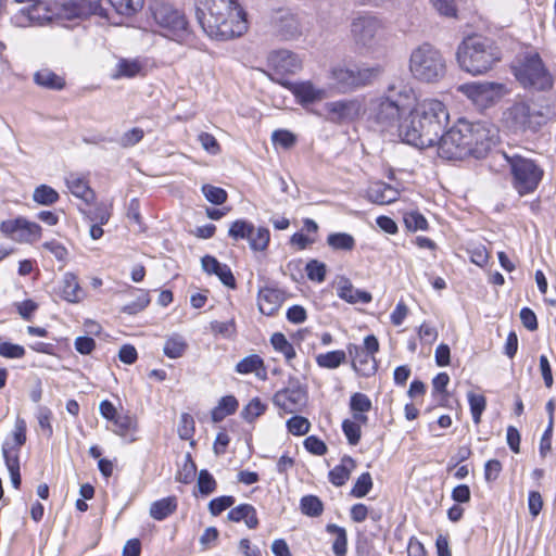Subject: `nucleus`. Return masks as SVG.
Returning <instances> with one entry per match:
<instances>
[{
	"mask_svg": "<svg viewBox=\"0 0 556 556\" xmlns=\"http://www.w3.org/2000/svg\"><path fill=\"white\" fill-rule=\"evenodd\" d=\"M416 100L414 88L402 79H395L382 94L370 99L368 118L378 131L396 135L404 141L402 130Z\"/></svg>",
	"mask_w": 556,
	"mask_h": 556,
	"instance_id": "nucleus-1",
	"label": "nucleus"
},
{
	"mask_svg": "<svg viewBox=\"0 0 556 556\" xmlns=\"http://www.w3.org/2000/svg\"><path fill=\"white\" fill-rule=\"evenodd\" d=\"M448 121L450 113L442 101L434 98L415 101L402 130L404 142L420 149L433 147Z\"/></svg>",
	"mask_w": 556,
	"mask_h": 556,
	"instance_id": "nucleus-2",
	"label": "nucleus"
},
{
	"mask_svg": "<svg viewBox=\"0 0 556 556\" xmlns=\"http://www.w3.org/2000/svg\"><path fill=\"white\" fill-rule=\"evenodd\" d=\"M197 16L213 39L229 40L248 29L245 12L237 0H195Z\"/></svg>",
	"mask_w": 556,
	"mask_h": 556,
	"instance_id": "nucleus-3",
	"label": "nucleus"
},
{
	"mask_svg": "<svg viewBox=\"0 0 556 556\" xmlns=\"http://www.w3.org/2000/svg\"><path fill=\"white\" fill-rule=\"evenodd\" d=\"M486 127L484 122L460 118L446 132L441 134L438 153L445 160H460L467 155L481 159L486 154Z\"/></svg>",
	"mask_w": 556,
	"mask_h": 556,
	"instance_id": "nucleus-4",
	"label": "nucleus"
},
{
	"mask_svg": "<svg viewBox=\"0 0 556 556\" xmlns=\"http://www.w3.org/2000/svg\"><path fill=\"white\" fill-rule=\"evenodd\" d=\"M150 12L159 35L181 46H193L194 33L184 10L166 0H153Z\"/></svg>",
	"mask_w": 556,
	"mask_h": 556,
	"instance_id": "nucleus-5",
	"label": "nucleus"
},
{
	"mask_svg": "<svg viewBox=\"0 0 556 556\" xmlns=\"http://www.w3.org/2000/svg\"><path fill=\"white\" fill-rule=\"evenodd\" d=\"M28 20L34 25H45L53 17L74 21L84 20L90 15H103V9L99 0H66L53 2L47 5L42 2L35 3L27 11Z\"/></svg>",
	"mask_w": 556,
	"mask_h": 556,
	"instance_id": "nucleus-6",
	"label": "nucleus"
},
{
	"mask_svg": "<svg viewBox=\"0 0 556 556\" xmlns=\"http://www.w3.org/2000/svg\"><path fill=\"white\" fill-rule=\"evenodd\" d=\"M351 37L359 53L376 59L384 55L387 33L379 17L370 14L355 17L351 23Z\"/></svg>",
	"mask_w": 556,
	"mask_h": 556,
	"instance_id": "nucleus-7",
	"label": "nucleus"
},
{
	"mask_svg": "<svg viewBox=\"0 0 556 556\" xmlns=\"http://www.w3.org/2000/svg\"><path fill=\"white\" fill-rule=\"evenodd\" d=\"M408 70L416 80L430 84L444 77L446 64L438 49L429 43H422L412 50Z\"/></svg>",
	"mask_w": 556,
	"mask_h": 556,
	"instance_id": "nucleus-8",
	"label": "nucleus"
},
{
	"mask_svg": "<svg viewBox=\"0 0 556 556\" xmlns=\"http://www.w3.org/2000/svg\"><path fill=\"white\" fill-rule=\"evenodd\" d=\"M505 159L511 167L515 178V187L520 195L533 192L543 177V170L531 160L521 156H508L504 152L496 151L492 160Z\"/></svg>",
	"mask_w": 556,
	"mask_h": 556,
	"instance_id": "nucleus-9",
	"label": "nucleus"
},
{
	"mask_svg": "<svg viewBox=\"0 0 556 556\" xmlns=\"http://www.w3.org/2000/svg\"><path fill=\"white\" fill-rule=\"evenodd\" d=\"M460 68L473 76L486 70V39L481 35L466 37L457 49Z\"/></svg>",
	"mask_w": 556,
	"mask_h": 556,
	"instance_id": "nucleus-10",
	"label": "nucleus"
},
{
	"mask_svg": "<svg viewBox=\"0 0 556 556\" xmlns=\"http://www.w3.org/2000/svg\"><path fill=\"white\" fill-rule=\"evenodd\" d=\"M515 76L525 88L546 90L553 85L552 77L538 53L526 55L515 67Z\"/></svg>",
	"mask_w": 556,
	"mask_h": 556,
	"instance_id": "nucleus-11",
	"label": "nucleus"
},
{
	"mask_svg": "<svg viewBox=\"0 0 556 556\" xmlns=\"http://www.w3.org/2000/svg\"><path fill=\"white\" fill-rule=\"evenodd\" d=\"M229 237L233 240L247 239L251 250L263 252L268 248L270 232L266 227H254L244 219L233 222L228 230Z\"/></svg>",
	"mask_w": 556,
	"mask_h": 556,
	"instance_id": "nucleus-12",
	"label": "nucleus"
},
{
	"mask_svg": "<svg viewBox=\"0 0 556 556\" xmlns=\"http://www.w3.org/2000/svg\"><path fill=\"white\" fill-rule=\"evenodd\" d=\"M0 231L9 239L17 243H34L41 238L42 228L37 223L24 217L3 220Z\"/></svg>",
	"mask_w": 556,
	"mask_h": 556,
	"instance_id": "nucleus-13",
	"label": "nucleus"
},
{
	"mask_svg": "<svg viewBox=\"0 0 556 556\" xmlns=\"http://www.w3.org/2000/svg\"><path fill=\"white\" fill-rule=\"evenodd\" d=\"M273 403L285 414L301 412L307 403V390L299 381H291L275 393Z\"/></svg>",
	"mask_w": 556,
	"mask_h": 556,
	"instance_id": "nucleus-14",
	"label": "nucleus"
},
{
	"mask_svg": "<svg viewBox=\"0 0 556 556\" xmlns=\"http://www.w3.org/2000/svg\"><path fill=\"white\" fill-rule=\"evenodd\" d=\"M276 81L290 90L296 102L302 106L320 102L327 98V90L315 85L312 80L289 81L286 79H277Z\"/></svg>",
	"mask_w": 556,
	"mask_h": 556,
	"instance_id": "nucleus-15",
	"label": "nucleus"
},
{
	"mask_svg": "<svg viewBox=\"0 0 556 556\" xmlns=\"http://www.w3.org/2000/svg\"><path fill=\"white\" fill-rule=\"evenodd\" d=\"M268 66L275 75L281 78L299 73L303 67L302 59L289 50L273 51L268 55Z\"/></svg>",
	"mask_w": 556,
	"mask_h": 556,
	"instance_id": "nucleus-16",
	"label": "nucleus"
},
{
	"mask_svg": "<svg viewBox=\"0 0 556 556\" xmlns=\"http://www.w3.org/2000/svg\"><path fill=\"white\" fill-rule=\"evenodd\" d=\"M328 119L333 123L353 121L361 113V103L357 100H341L326 104Z\"/></svg>",
	"mask_w": 556,
	"mask_h": 556,
	"instance_id": "nucleus-17",
	"label": "nucleus"
},
{
	"mask_svg": "<svg viewBox=\"0 0 556 556\" xmlns=\"http://www.w3.org/2000/svg\"><path fill=\"white\" fill-rule=\"evenodd\" d=\"M534 116L530 105L525 102H517L504 112V121L509 128L515 130L532 128Z\"/></svg>",
	"mask_w": 556,
	"mask_h": 556,
	"instance_id": "nucleus-18",
	"label": "nucleus"
},
{
	"mask_svg": "<svg viewBox=\"0 0 556 556\" xmlns=\"http://www.w3.org/2000/svg\"><path fill=\"white\" fill-rule=\"evenodd\" d=\"M275 28L287 39L295 38L302 34L299 17L288 9H280L271 17Z\"/></svg>",
	"mask_w": 556,
	"mask_h": 556,
	"instance_id": "nucleus-19",
	"label": "nucleus"
},
{
	"mask_svg": "<svg viewBox=\"0 0 556 556\" xmlns=\"http://www.w3.org/2000/svg\"><path fill=\"white\" fill-rule=\"evenodd\" d=\"M348 353L351 357L353 369L364 377H369L377 371L378 365L375 356L365 352L361 345L349 344Z\"/></svg>",
	"mask_w": 556,
	"mask_h": 556,
	"instance_id": "nucleus-20",
	"label": "nucleus"
},
{
	"mask_svg": "<svg viewBox=\"0 0 556 556\" xmlns=\"http://www.w3.org/2000/svg\"><path fill=\"white\" fill-rule=\"evenodd\" d=\"M56 295L68 303H79L84 299V291L79 286L78 278L73 273H65L59 281L55 290Z\"/></svg>",
	"mask_w": 556,
	"mask_h": 556,
	"instance_id": "nucleus-21",
	"label": "nucleus"
},
{
	"mask_svg": "<svg viewBox=\"0 0 556 556\" xmlns=\"http://www.w3.org/2000/svg\"><path fill=\"white\" fill-rule=\"evenodd\" d=\"M400 191L382 181H376L369 185L366 197L367 199L376 204L384 205L390 204L397 200Z\"/></svg>",
	"mask_w": 556,
	"mask_h": 556,
	"instance_id": "nucleus-22",
	"label": "nucleus"
},
{
	"mask_svg": "<svg viewBox=\"0 0 556 556\" xmlns=\"http://www.w3.org/2000/svg\"><path fill=\"white\" fill-rule=\"evenodd\" d=\"M283 302V294L275 288H263L258 292L257 304L260 312L266 316L277 313Z\"/></svg>",
	"mask_w": 556,
	"mask_h": 556,
	"instance_id": "nucleus-23",
	"label": "nucleus"
},
{
	"mask_svg": "<svg viewBox=\"0 0 556 556\" xmlns=\"http://www.w3.org/2000/svg\"><path fill=\"white\" fill-rule=\"evenodd\" d=\"M202 268L208 275H216L228 288L236 287L235 277L228 265L219 263L214 256L205 255L201 260Z\"/></svg>",
	"mask_w": 556,
	"mask_h": 556,
	"instance_id": "nucleus-24",
	"label": "nucleus"
},
{
	"mask_svg": "<svg viewBox=\"0 0 556 556\" xmlns=\"http://www.w3.org/2000/svg\"><path fill=\"white\" fill-rule=\"evenodd\" d=\"M113 432L123 438L126 442L137 441L138 420L129 414H119L113 421Z\"/></svg>",
	"mask_w": 556,
	"mask_h": 556,
	"instance_id": "nucleus-25",
	"label": "nucleus"
},
{
	"mask_svg": "<svg viewBox=\"0 0 556 556\" xmlns=\"http://www.w3.org/2000/svg\"><path fill=\"white\" fill-rule=\"evenodd\" d=\"M65 184L70 192L84 202L90 203L94 199V192L84 176L71 173L65 177Z\"/></svg>",
	"mask_w": 556,
	"mask_h": 556,
	"instance_id": "nucleus-26",
	"label": "nucleus"
},
{
	"mask_svg": "<svg viewBox=\"0 0 556 556\" xmlns=\"http://www.w3.org/2000/svg\"><path fill=\"white\" fill-rule=\"evenodd\" d=\"M337 294L348 303H369L372 296L369 292L355 289L348 279H341L338 283Z\"/></svg>",
	"mask_w": 556,
	"mask_h": 556,
	"instance_id": "nucleus-27",
	"label": "nucleus"
},
{
	"mask_svg": "<svg viewBox=\"0 0 556 556\" xmlns=\"http://www.w3.org/2000/svg\"><path fill=\"white\" fill-rule=\"evenodd\" d=\"M146 63L140 59H119L113 78H134L143 75Z\"/></svg>",
	"mask_w": 556,
	"mask_h": 556,
	"instance_id": "nucleus-28",
	"label": "nucleus"
},
{
	"mask_svg": "<svg viewBox=\"0 0 556 556\" xmlns=\"http://www.w3.org/2000/svg\"><path fill=\"white\" fill-rule=\"evenodd\" d=\"M228 520L232 522L244 521L249 529H255L258 526L256 509L250 504H240L229 510Z\"/></svg>",
	"mask_w": 556,
	"mask_h": 556,
	"instance_id": "nucleus-29",
	"label": "nucleus"
},
{
	"mask_svg": "<svg viewBox=\"0 0 556 556\" xmlns=\"http://www.w3.org/2000/svg\"><path fill=\"white\" fill-rule=\"evenodd\" d=\"M355 467L356 463L352 457H342L340 464L330 470L329 481L336 486L344 485Z\"/></svg>",
	"mask_w": 556,
	"mask_h": 556,
	"instance_id": "nucleus-30",
	"label": "nucleus"
},
{
	"mask_svg": "<svg viewBox=\"0 0 556 556\" xmlns=\"http://www.w3.org/2000/svg\"><path fill=\"white\" fill-rule=\"evenodd\" d=\"M458 91L464 93L481 111L486 104V86L482 83H469L458 87Z\"/></svg>",
	"mask_w": 556,
	"mask_h": 556,
	"instance_id": "nucleus-31",
	"label": "nucleus"
},
{
	"mask_svg": "<svg viewBox=\"0 0 556 556\" xmlns=\"http://www.w3.org/2000/svg\"><path fill=\"white\" fill-rule=\"evenodd\" d=\"M188 349L186 339L179 333H173L165 340L163 353L172 359L181 357Z\"/></svg>",
	"mask_w": 556,
	"mask_h": 556,
	"instance_id": "nucleus-32",
	"label": "nucleus"
},
{
	"mask_svg": "<svg viewBox=\"0 0 556 556\" xmlns=\"http://www.w3.org/2000/svg\"><path fill=\"white\" fill-rule=\"evenodd\" d=\"M177 508L175 496H167L155 501L150 506V516L155 520H163L170 516Z\"/></svg>",
	"mask_w": 556,
	"mask_h": 556,
	"instance_id": "nucleus-33",
	"label": "nucleus"
},
{
	"mask_svg": "<svg viewBox=\"0 0 556 556\" xmlns=\"http://www.w3.org/2000/svg\"><path fill=\"white\" fill-rule=\"evenodd\" d=\"M34 80L37 85L53 90H61L65 86L64 79L48 68L36 72Z\"/></svg>",
	"mask_w": 556,
	"mask_h": 556,
	"instance_id": "nucleus-34",
	"label": "nucleus"
},
{
	"mask_svg": "<svg viewBox=\"0 0 556 556\" xmlns=\"http://www.w3.org/2000/svg\"><path fill=\"white\" fill-rule=\"evenodd\" d=\"M329 534L334 535L332 552L336 556H345L348 552L346 530L338 525L329 523L326 527Z\"/></svg>",
	"mask_w": 556,
	"mask_h": 556,
	"instance_id": "nucleus-35",
	"label": "nucleus"
},
{
	"mask_svg": "<svg viewBox=\"0 0 556 556\" xmlns=\"http://www.w3.org/2000/svg\"><path fill=\"white\" fill-rule=\"evenodd\" d=\"M26 442V422L24 419L17 418L14 431L13 442L5 441L2 445V455L4 456V450L8 447L11 452L16 453V457L20 458V450Z\"/></svg>",
	"mask_w": 556,
	"mask_h": 556,
	"instance_id": "nucleus-36",
	"label": "nucleus"
},
{
	"mask_svg": "<svg viewBox=\"0 0 556 556\" xmlns=\"http://www.w3.org/2000/svg\"><path fill=\"white\" fill-rule=\"evenodd\" d=\"M315 359L320 368L336 369L346 362V353L342 350L330 351L318 354Z\"/></svg>",
	"mask_w": 556,
	"mask_h": 556,
	"instance_id": "nucleus-37",
	"label": "nucleus"
},
{
	"mask_svg": "<svg viewBox=\"0 0 556 556\" xmlns=\"http://www.w3.org/2000/svg\"><path fill=\"white\" fill-rule=\"evenodd\" d=\"M239 406L237 399L232 395L223 396L217 406L212 410V419L215 422L222 421L228 415L233 414Z\"/></svg>",
	"mask_w": 556,
	"mask_h": 556,
	"instance_id": "nucleus-38",
	"label": "nucleus"
},
{
	"mask_svg": "<svg viewBox=\"0 0 556 556\" xmlns=\"http://www.w3.org/2000/svg\"><path fill=\"white\" fill-rule=\"evenodd\" d=\"M270 343L274 350L278 353H281L286 362L291 365V362L295 358L296 353L293 345L287 340L286 336L281 332H275L270 338Z\"/></svg>",
	"mask_w": 556,
	"mask_h": 556,
	"instance_id": "nucleus-39",
	"label": "nucleus"
},
{
	"mask_svg": "<svg viewBox=\"0 0 556 556\" xmlns=\"http://www.w3.org/2000/svg\"><path fill=\"white\" fill-rule=\"evenodd\" d=\"M330 76L336 81L338 87L343 90L355 88V75L353 68L334 66L331 68Z\"/></svg>",
	"mask_w": 556,
	"mask_h": 556,
	"instance_id": "nucleus-40",
	"label": "nucleus"
},
{
	"mask_svg": "<svg viewBox=\"0 0 556 556\" xmlns=\"http://www.w3.org/2000/svg\"><path fill=\"white\" fill-rule=\"evenodd\" d=\"M327 244L332 250L352 251L355 247V239L346 232H333L328 236Z\"/></svg>",
	"mask_w": 556,
	"mask_h": 556,
	"instance_id": "nucleus-41",
	"label": "nucleus"
},
{
	"mask_svg": "<svg viewBox=\"0 0 556 556\" xmlns=\"http://www.w3.org/2000/svg\"><path fill=\"white\" fill-rule=\"evenodd\" d=\"M4 463L9 470L12 485L18 489L21 485L20 458L16 457L14 451L11 452L8 447L4 450Z\"/></svg>",
	"mask_w": 556,
	"mask_h": 556,
	"instance_id": "nucleus-42",
	"label": "nucleus"
},
{
	"mask_svg": "<svg viewBox=\"0 0 556 556\" xmlns=\"http://www.w3.org/2000/svg\"><path fill=\"white\" fill-rule=\"evenodd\" d=\"M59 198L58 191L48 185L38 186L33 193V200L40 205H52Z\"/></svg>",
	"mask_w": 556,
	"mask_h": 556,
	"instance_id": "nucleus-43",
	"label": "nucleus"
},
{
	"mask_svg": "<svg viewBox=\"0 0 556 556\" xmlns=\"http://www.w3.org/2000/svg\"><path fill=\"white\" fill-rule=\"evenodd\" d=\"M115 11L125 16H131L143 7V0H109Z\"/></svg>",
	"mask_w": 556,
	"mask_h": 556,
	"instance_id": "nucleus-44",
	"label": "nucleus"
},
{
	"mask_svg": "<svg viewBox=\"0 0 556 556\" xmlns=\"http://www.w3.org/2000/svg\"><path fill=\"white\" fill-rule=\"evenodd\" d=\"M266 408L267 405L265 403L258 397H254L243 407L241 417L248 422H253L265 413Z\"/></svg>",
	"mask_w": 556,
	"mask_h": 556,
	"instance_id": "nucleus-45",
	"label": "nucleus"
},
{
	"mask_svg": "<svg viewBox=\"0 0 556 556\" xmlns=\"http://www.w3.org/2000/svg\"><path fill=\"white\" fill-rule=\"evenodd\" d=\"M301 511L309 517H318L323 514L324 505L315 495H306L300 502Z\"/></svg>",
	"mask_w": 556,
	"mask_h": 556,
	"instance_id": "nucleus-46",
	"label": "nucleus"
},
{
	"mask_svg": "<svg viewBox=\"0 0 556 556\" xmlns=\"http://www.w3.org/2000/svg\"><path fill=\"white\" fill-rule=\"evenodd\" d=\"M382 67L380 65L371 67L355 68V87L365 86L370 84L374 79L380 76Z\"/></svg>",
	"mask_w": 556,
	"mask_h": 556,
	"instance_id": "nucleus-47",
	"label": "nucleus"
},
{
	"mask_svg": "<svg viewBox=\"0 0 556 556\" xmlns=\"http://www.w3.org/2000/svg\"><path fill=\"white\" fill-rule=\"evenodd\" d=\"M470 413L472 416V420L476 425H479L481 421V415L485 408V399L482 394H476L470 391L467 393Z\"/></svg>",
	"mask_w": 556,
	"mask_h": 556,
	"instance_id": "nucleus-48",
	"label": "nucleus"
},
{
	"mask_svg": "<svg viewBox=\"0 0 556 556\" xmlns=\"http://www.w3.org/2000/svg\"><path fill=\"white\" fill-rule=\"evenodd\" d=\"M112 204L109 202L98 203L92 210L88 213V218L92 223H98L100 225H105L111 217Z\"/></svg>",
	"mask_w": 556,
	"mask_h": 556,
	"instance_id": "nucleus-49",
	"label": "nucleus"
},
{
	"mask_svg": "<svg viewBox=\"0 0 556 556\" xmlns=\"http://www.w3.org/2000/svg\"><path fill=\"white\" fill-rule=\"evenodd\" d=\"M262 368H264V362L258 355L255 354L242 358L236 366L237 372L243 375L256 372Z\"/></svg>",
	"mask_w": 556,
	"mask_h": 556,
	"instance_id": "nucleus-50",
	"label": "nucleus"
},
{
	"mask_svg": "<svg viewBox=\"0 0 556 556\" xmlns=\"http://www.w3.org/2000/svg\"><path fill=\"white\" fill-rule=\"evenodd\" d=\"M288 431L296 437L306 434L311 429V422L303 416L295 415L287 420Z\"/></svg>",
	"mask_w": 556,
	"mask_h": 556,
	"instance_id": "nucleus-51",
	"label": "nucleus"
},
{
	"mask_svg": "<svg viewBox=\"0 0 556 556\" xmlns=\"http://www.w3.org/2000/svg\"><path fill=\"white\" fill-rule=\"evenodd\" d=\"M372 488V479L369 472L362 473L354 483L351 495L356 498L366 496Z\"/></svg>",
	"mask_w": 556,
	"mask_h": 556,
	"instance_id": "nucleus-52",
	"label": "nucleus"
},
{
	"mask_svg": "<svg viewBox=\"0 0 556 556\" xmlns=\"http://www.w3.org/2000/svg\"><path fill=\"white\" fill-rule=\"evenodd\" d=\"M404 224L410 231L426 230L428 228V222L425 216L417 212L410 211L404 214Z\"/></svg>",
	"mask_w": 556,
	"mask_h": 556,
	"instance_id": "nucleus-53",
	"label": "nucleus"
},
{
	"mask_svg": "<svg viewBox=\"0 0 556 556\" xmlns=\"http://www.w3.org/2000/svg\"><path fill=\"white\" fill-rule=\"evenodd\" d=\"M212 333L220 336L225 339H231L236 334V324L233 319L227 321H212L210 324Z\"/></svg>",
	"mask_w": 556,
	"mask_h": 556,
	"instance_id": "nucleus-54",
	"label": "nucleus"
},
{
	"mask_svg": "<svg viewBox=\"0 0 556 556\" xmlns=\"http://www.w3.org/2000/svg\"><path fill=\"white\" fill-rule=\"evenodd\" d=\"M202 192L208 202L216 205H220L227 200V192L219 187L204 185L202 187Z\"/></svg>",
	"mask_w": 556,
	"mask_h": 556,
	"instance_id": "nucleus-55",
	"label": "nucleus"
},
{
	"mask_svg": "<svg viewBox=\"0 0 556 556\" xmlns=\"http://www.w3.org/2000/svg\"><path fill=\"white\" fill-rule=\"evenodd\" d=\"M194 419L191 415L184 413L178 424V435L182 440H189L194 434Z\"/></svg>",
	"mask_w": 556,
	"mask_h": 556,
	"instance_id": "nucleus-56",
	"label": "nucleus"
},
{
	"mask_svg": "<svg viewBox=\"0 0 556 556\" xmlns=\"http://www.w3.org/2000/svg\"><path fill=\"white\" fill-rule=\"evenodd\" d=\"M308 279L323 282L326 277V265L317 260H312L305 267Z\"/></svg>",
	"mask_w": 556,
	"mask_h": 556,
	"instance_id": "nucleus-57",
	"label": "nucleus"
},
{
	"mask_svg": "<svg viewBox=\"0 0 556 556\" xmlns=\"http://www.w3.org/2000/svg\"><path fill=\"white\" fill-rule=\"evenodd\" d=\"M235 504V497L224 495L213 498L208 504V510L213 516H218Z\"/></svg>",
	"mask_w": 556,
	"mask_h": 556,
	"instance_id": "nucleus-58",
	"label": "nucleus"
},
{
	"mask_svg": "<svg viewBox=\"0 0 556 556\" xmlns=\"http://www.w3.org/2000/svg\"><path fill=\"white\" fill-rule=\"evenodd\" d=\"M198 486H199V491L202 494L208 495L215 491L216 481L207 470L203 469L199 472Z\"/></svg>",
	"mask_w": 556,
	"mask_h": 556,
	"instance_id": "nucleus-59",
	"label": "nucleus"
},
{
	"mask_svg": "<svg viewBox=\"0 0 556 556\" xmlns=\"http://www.w3.org/2000/svg\"><path fill=\"white\" fill-rule=\"evenodd\" d=\"M149 303H150L149 294L144 291H141L140 295L137 298L136 301L123 306L122 312L129 314V315H135V314L143 311L149 305Z\"/></svg>",
	"mask_w": 556,
	"mask_h": 556,
	"instance_id": "nucleus-60",
	"label": "nucleus"
},
{
	"mask_svg": "<svg viewBox=\"0 0 556 556\" xmlns=\"http://www.w3.org/2000/svg\"><path fill=\"white\" fill-rule=\"evenodd\" d=\"M144 136V132L139 127H134L125 131L118 139L122 147L128 148L137 144Z\"/></svg>",
	"mask_w": 556,
	"mask_h": 556,
	"instance_id": "nucleus-61",
	"label": "nucleus"
},
{
	"mask_svg": "<svg viewBox=\"0 0 556 556\" xmlns=\"http://www.w3.org/2000/svg\"><path fill=\"white\" fill-rule=\"evenodd\" d=\"M342 430L350 444L356 445L361 439V426L357 422L345 419L342 422Z\"/></svg>",
	"mask_w": 556,
	"mask_h": 556,
	"instance_id": "nucleus-62",
	"label": "nucleus"
},
{
	"mask_svg": "<svg viewBox=\"0 0 556 556\" xmlns=\"http://www.w3.org/2000/svg\"><path fill=\"white\" fill-rule=\"evenodd\" d=\"M434 9L444 16L455 17L457 14L456 0H430Z\"/></svg>",
	"mask_w": 556,
	"mask_h": 556,
	"instance_id": "nucleus-63",
	"label": "nucleus"
},
{
	"mask_svg": "<svg viewBox=\"0 0 556 556\" xmlns=\"http://www.w3.org/2000/svg\"><path fill=\"white\" fill-rule=\"evenodd\" d=\"M350 408L351 410L367 413L371 409V401L364 393H354L350 400Z\"/></svg>",
	"mask_w": 556,
	"mask_h": 556,
	"instance_id": "nucleus-64",
	"label": "nucleus"
}]
</instances>
